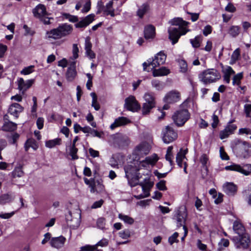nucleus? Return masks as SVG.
<instances>
[{
  "label": "nucleus",
  "mask_w": 251,
  "mask_h": 251,
  "mask_svg": "<svg viewBox=\"0 0 251 251\" xmlns=\"http://www.w3.org/2000/svg\"><path fill=\"white\" fill-rule=\"evenodd\" d=\"M33 82L32 80L25 81L23 78H20L18 80V89L24 93L32 85Z\"/></svg>",
  "instance_id": "20"
},
{
  "label": "nucleus",
  "mask_w": 251,
  "mask_h": 251,
  "mask_svg": "<svg viewBox=\"0 0 251 251\" xmlns=\"http://www.w3.org/2000/svg\"><path fill=\"white\" fill-rule=\"evenodd\" d=\"M155 27L152 25H149L145 27L144 36L147 39H153L155 37Z\"/></svg>",
  "instance_id": "25"
},
{
  "label": "nucleus",
  "mask_w": 251,
  "mask_h": 251,
  "mask_svg": "<svg viewBox=\"0 0 251 251\" xmlns=\"http://www.w3.org/2000/svg\"><path fill=\"white\" fill-rule=\"evenodd\" d=\"M80 251H102V250L98 249L96 246L87 245L81 247L80 248Z\"/></svg>",
  "instance_id": "44"
},
{
  "label": "nucleus",
  "mask_w": 251,
  "mask_h": 251,
  "mask_svg": "<svg viewBox=\"0 0 251 251\" xmlns=\"http://www.w3.org/2000/svg\"><path fill=\"white\" fill-rule=\"evenodd\" d=\"M112 4L113 2L109 1L105 7L103 8V14L110 15V16H115L116 15L119 14L118 13H116L112 8Z\"/></svg>",
  "instance_id": "31"
},
{
  "label": "nucleus",
  "mask_w": 251,
  "mask_h": 251,
  "mask_svg": "<svg viewBox=\"0 0 251 251\" xmlns=\"http://www.w3.org/2000/svg\"><path fill=\"white\" fill-rule=\"evenodd\" d=\"M46 12V7L42 4H39L33 10L34 16H45Z\"/></svg>",
  "instance_id": "32"
},
{
  "label": "nucleus",
  "mask_w": 251,
  "mask_h": 251,
  "mask_svg": "<svg viewBox=\"0 0 251 251\" xmlns=\"http://www.w3.org/2000/svg\"><path fill=\"white\" fill-rule=\"evenodd\" d=\"M149 10V6L146 3L142 4L137 11V16H143Z\"/></svg>",
  "instance_id": "40"
},
{
  "label": "nucleus",
  "mask_w": 251,
  "mask_h": 251,
  "mask_svg": "<svg viewBox=\"0 0 251 251\" xmlns=\"http://www.w3.org/2000/svg\"><path fill=\"white\" fill-rule=\"evenodd\" d=\"M240 55V50L239 49H236L231 55V60L234 62L237 61Z\"/></svg>",
  "instance_id": "59"
},
{
  "label": "nucleus",
  "mask_w": 251,
  "mask_h": 251,
  "mask_svg": "<svg viewBox=\"0 0 251 251\" xmlns=\"http://www.w3.org/2000/svg\"><path fill=\"white\" fill-rule=\"evenodd\" d=\"M38 147V146L36 141L32 138L27 139L25 144V148L26 151H27L29 148H32L34 150H36Z\"/></svg>",
  "instance_id": "33"
},
{
  "label": "nucleus",
  "mask_w": 251,
  "mask_h": 251,
  "mask_svg": "<svg viewBox=\"0 0 251 251\" xmlns=\"http://www.w3.org/2000/svg\"><path fill=\"white\" fill-rule=\"evenodd\" d=\"M91 2L90 0H86L85 3L83 6L81 11L83 14H85L88 12L90 9Z\"/></svg>",
  "instance_id": "52"
},
{
  "label": "nucleus",
  "mask_w": 251,
  "mask_h": 251,
  "mask_svg": "<svg viewBox=\"0 0 251 251\" xmlns=\"http://www.w3.org/2000/svg\"><path fill=\"white\" fill-rule=\"evenodd\" d=\"M24 172L23 170V167L21 165L16 166L12 172V176L13 178L21 177L24 176Z\"/></svg>",
  "instance_id": "34"
},
{
  "label": "nucleus",
  "mask_w": 251,
  "mask_h": 251,
  "mask_svg": "<svg viewBox=\"0 0 251 251\" xmlns=\"http://www.w3.org/2000/svg\"><path fill=\"white\" fill-rule=\"evenodd\" d=\"M118 217L121 220L123 221L125 223L129 225H132L134 222V220L132 218L122 213L119 214Z\"/></svg>",
  "instance_id": "39"
},
{
  "label": "nucleus",
  "mask_w": 251,
  "mask_h": 251,
  "mask_svg": "<svg viewBox=\"0 0 251 251\" xmlns=\"http://www.w3.org/2000/svg\"><path fill=\"white\" fill-rule=\"evenodd\" d=\"M90 95L92 97V106L94 107L96 110H99L100 108V106L97 102V97L96 94L94 92H92L90 94Z\"/></svg>",
  "instance_id": "45"
},
{
  "label": "nucleus",
  "mask_w": 251,
  "mask_h": 251,
  "mask_svg": "<svg viewBox=\"0 0 251 251\" xmlns=\"http://www.w3.org/2000/svg\"><path fill=\"white\" fill-rule=\"evenodd\" d=\"M233 229L235 233L240 236L246 234L245 227L239 222L236 221L233 225Z\"/></svg>",
  "instance_id": "28"
},
{
  "label": "nucleus",
  "mask_w": 251,
  "mask_h": 251,
  "mask_svg": "<svg viewBox=\"0 0 251 251\" xmlns=\"http://www.w3.org/2000/svg\"><path fill=\"white\" fill-rule=\"evenodd\" d=\"M92 47V45L90 42V38L89 37H87L85 40V50H91Z\"/></svg>",
  "instance_id": "60"
},
{
  "label": "nucleus",
  "mask_w": 251,
  "mask_h": 251,
  "mask_svg": "<svg viewBox=\"0 0 251 251\" xmlns=\"http://www.w3.org/2000/svg\"><path fill=\"white\" fill-rule=\"evenodd\" d=\"M237 126L234 124H232L230 123L226 126L225 128L222 130L220 133V137L221 139H224L227 138L229 135L234 133V131L236 129Z\"/></svg>",
  "instance_id": "12"
},
{
  "label": "nucleus",
  "mask_w": 251,
  "mask_h": 251,
  "mask_svg": "<svg viewBox=\"0 0 251 251\" xmlns=\"http://www.w3.org/2000/svg\"><path fill=\"white\" fill-rule=\"evenodd\" d=\"M33 68L34 66H29L25 68L24 69H23L21 73L24 75H27L28 74H30V73H32L33 72Z\"/></svg>",
  "instance_id": "55"
},
{
  "label": "nucleus",
  "mask_w": 251,
  "mask_h": 251,
  "mask_svg": "<svg viewBox=\"0 0 251 251\" xmlns=\"http://www.w3.org/2000/svg\"><path fill=\"white\" fill-rule=\"evenodd\" d=\"M108 244V240L107 239L103 238L98 242L96 245L94 246H96V247L98 248V246L101 247H105L107 246Z\"/></svg>",
  "instance_id": "64"
},
{
  "label": "nucleus",
  "mask_w": 251,
  "mask_h": 251,
  "mask_svg": "<svg viewBox=\"0 0 251 251\" xmlns=\"http://www.w3.org/2000/svg\"><path fill=\"white\" fill-rule=\"evenodd\" d=\"M77 151L78 149L75 147H70V155L71 156L73 160H75L78 158V156L76 154Z\"/></svg>",
  "instance_id": "47"
},
{
  "label": "nucleus",
  "mask_w": 251,
  "mask_h": 251,
  "mask_svg": "<svg viewBox=\"0 0 251 251\" xmlns=\"http://www.w3.org/2000/svg\"><path fill=\"white\" fill-rule=\"evenodd\" d=\"M151 146L147 142H143L136 147L135 152L138 155H144L149 153Z\"/></svg>",
  "instance_id": "13"
},
{
  "label": "nucleus",
  "mask_w": 251,
  "mask_h": 251,
  "mask_svg": "<svg viewBox=\"0 0 251 251\" xmlns=\"http://www.w3.org/2000/svg\"><path fill=\"white\" fill-rule=\"evenodd\" d=\"M190 114L186 109L176 111L172 116L174 123L178 126H182L190 119Z\"/></svg>",
  "instance_id": "5"
},
{
  "label": "nucleus",
  "mask_w": 251,
  "mask_h": 251,
  "mask_svg": "<svg viewBox=\"0 0 251 251\" xmlns=\"http://www.w3.org/2000/svg\"><path fill=\"white\" fill-rule=\"evenodd\" d=\"M23 110V107H22L20 104L18 103H14L11 104L9 106L8 108V113L15 116L16 118H18L19 114L21 113Z\"/></svg>",
  "instance_id": "17"
},
{
  "label": "nucleus",
  "mask_w": 251,
  "mask_h": 251,
  "mask_svg": "<svg viewBox=\"0 0 251 251\" xmlns=\"http://www.w3.org/2000/svg\"><path fill=\"white\" fill-rule=\"evenodd\" d=\"M243 73H240L235 75L233 77L232 84L233 85H237L239 86L241 83V80L243 78Z\"/></svg>",
  "instance_id": "46"
},
{
  "label": "nucleus",
  "mask_w": 251,
  "mask_h": 251,
  "mask_svg": "<svg viewBox=\"0 0 251 251\" xmlns=\"http://www.w3.org/2000/svg\"><path fill=\"white\" fill-rule=\"evenodd\" d=\"M162 139L165 144H169L177 138V133L171 126H166L162 130Z\"/></svg>",
  "instance_id": "7"
},
{
  "label": "nucleus",
  "mask_w": 251,
  "mask_h": 251,
  "mask_svg": "<svg viewBox=\"0 0 251 251\" xmlns=\"http://www.w3.org/2000/svg\"><path fill=\"white\" fill-rule=\"evenodd\" d=\"M23 28L25 30V36L28 35H33L35 33V31L32 30L30 27H28L26 25H24Z\"/></svg>",
  "instance_id": "58"
},
{
  "label": "nucleus",
  "mask_w": 251,
  "mask_h": 251,
  "mask_svg": "<svg viewBox=\"0 0 251 251\" xmlns=\"http://www.w3.org/2000/svg\"><path fill=\"white\" fill-rule=\"evenodd\" d=\"M199 79L204 84L216 81L221 78V75L217 70L208 69L199 75Z\"/></svg>",
  "instance_id": "4"
},
{
  "label": "nucleus",
  "mask_w": 251,
  "mask_h": 251,
  "mask_svg": "<svg viewBox=\"0 0 251 251\" xmlns=\"http://www.w3.org/2000/svg\"><path fill=\"white\" fill-rule=\"evenodd\" d=\"M223 187L224 192L229 196L234 195L237 191V186L231 182L226 183Z\"/></svg>",
  "instance_id": "19"
},
{
  "label": "nucleus",
  "mask_w": 251,
  "mask_h": 251,
  "mask_svg": "<svg viewBox=\"0 0 251 251\" xmlns=\"http://www.w3.org/2000/svg\"><path fill=\"white\" fill-rule=\"evenodd\" d=\"M125 107L131 111H136L140 108V105L133 96H130L125 100Z\"/></svg>",
  "instance_id": "11"
},
{
  "label": "nucleus",
  "mask_w": 251,
  "mask_h": 251,
  "mask_svg": "<svg viewBox=\"0 0 251 251\" xmlns=\"http://www.w3.org/2000/svg\"><path fill=\"white\" fill-rule=\"evenodd\" d=\"M169 23L173 25H178L179 26L180 29L181 28H186V26L188 25L189 23L183 21L182 18L179 17L175 18L170 21Z\"/></svg>",
  "instance_id": "27"
},
{
  "label": "nucleus",
  "mask_w": 251,
  "mask_h": 251,
  "mask_svg": "<svg viewBox=\"0 0 251 251\" xmlns=\"http://www.w3.org/2000/svg\"><path fill=\"white\" fill-rule=\"evenodd\" d=\"M225 10L228 12L233 13L236 11V7L232 3L229 2L226 6Z\"/></svg>",
  "instance_id": "63"
},
{
  "label": "nucleus",
  "mask_w": 251,
  "mask_h": 251,
  "mask_svg": "<svg viewBox=\"0 0 251 251\" xmlns=\"http://www.w3.org/2000/svg\"><path fill=\"white\" fill-rule=\"evenodd\" d=\"M229 33L233 37H236L239 34V27L238 26H231L229 29Z\"/></svg>",
  "instance_id": "48"
},
{
  "label": "nucleus",
  "mask_w": 251,
  "mask_h": 251,
  "mask_svg": "<svg viewBox=\"0 0 251 251\" xmlns=\"http://www.w3.org/2000/svg\"><path fill=\"white\" fill-rule=\"evenodd\" d=\"M190 31L186 28H181L180 30L175 27H169L168 28L169 39L172 41L173 45L176 44L182 35H185Z\"/></svg>",
  "instance_id": "9"
},
{
  "label": "nucleus",
  "mask_w": 251,
  "mask_h": 251,
  "mask_svg": "<svg viewBox=\"0 0 251 251\" xmlns=\"http://www.w3.org/2000/svg\"><path fill=\"white\" fill-rule=\"evenodd\" d=\"M169 73V70L165 67H161L158 69H154L153 71V75L154 76L166 75Z\"/></svg>",
  "instance_id": "36"
},
{
  "label": "nucleus",
  "mask_w": 251,
  "mask_h": 251,
  "mask_svg": "<svg viewBox=\"0 0 251 251\" xmlns=\"http://www.w3.org/2000/svg\"><path fill=\"white\" fill-rule=\"evenodd\" d=\"M66 239L63 236L52 238L50 242V245L55 248L59 249L62 247L65 243Z\"/></svg>",
  "instance_id": "23"
},
{
  "label": "nucleus",
  "mask_w": 251,
  "mask_h": 251,
  "mask_svg": "<svg viewBox=\"0 0 251 251\" xmlns=\"http://www.w3.org/2000/svg\"><path fill=\"white\" fill-rule=\"evenodd\" d=\"M17 125L15 123L6 121L1 127V130L4 131H13L17 129Z\"/></svg>",
  "instance_id": "29"
},
{
  "label": "nucleus",
  "mask_w": 251,
  "mask_h": 251,
  "mask_svg": "<svg viewBox=\"0 0 251 251\" xmlns=\"http://www.w3.org/2000/svg\"><path fill=\"white\" fill-rule=\"evenodd\" d=\"M139 170L140 168L135 164H127L124 167L125 176L131 187L138 185V181L140 177V174L138 173Z\"/></svg>",
  "instance_id": "2"
},
{
  "label": "nucleus",
  "mask_w": 251,
  "mask_h": 251,
  "mask_svg": "<svg viewBox=\"0 0 251 251\" xmlns=\"http://www.w3.org/2000/svg\"><path fill=\"white\" fill-rule=\"evenodd\" d=\"M13 200L11 196L9 194H3L0 196V204H4L6 203L9 202Z\"/></svg>",
  "instance_id": "42"
},
{
  "label": "nucleus",
  "mask_w": 251,
  "mask_h": 251,
  "mask_svg": "<svg viewBox=\"0 0 251 251\" xmlns=\"http://www.w3.org/2000/svg\"><path fill=\"white\" fill-rule=\"evenodd\" d=\"M92 17H86L82 20L75 24V27L76 28H82L87 26L93 21V19L91 18Z\"/></svg>",
  "instance_id": "30"
},
{
  "label": "nucleus",
  "mask_w": 251,
  "mask_h": 251,
  "mask_svg": "<svg viewBox=\"0 0 251 251\" xmlns=\"http://www.w3.org/2000/svg\"><path fill=\"white\" fill-rule=\"evenodd\" d=\"M105 224V220L103 218H100L98 219L97 222V227L101 229L104 228Z\"/></svg>",
  "instance_id": "54"
},
{
  "label": "nucleus",
  "mask_w": 251,
  "mask_h": 251,
  "mask_svg": "<svg viewBox=\"0 0 251 251\" xmlns=\"http://www.w3.org/2000/svg\"><path fill=\"white\" fill-rule=\"evenodd\" d=\"M208 161V158L205 154H202L200 157V162L201 163L202 167L205 168L206 170H207V163Z\"/></svg>",
  "instance_id": "49"
},
{
  "label": "nucleus",
  "mask_w": 251,
  "mask_h": 251,
  "mask_svg": "<svg viewBox=\"0 0 251 251\" xmlns=\"http://www.w3.org/2000/svg\"><path fill=\"white\" fill-rule=\"evenodd\" d=\"M158 159L157 155L155 154L151 156L147 157L145 160L140 162L138 167L140 169L141 167H147L149 165H154L157 161Z\"/></svg>",
  "instance_id": "18"
},
{
  "label": "nucleus",
  "mask_w": 251,
  "mask_h": 251,
  "mask_svg": "<svg viewBox=\"0 0 251 251\" xmlns=\"http://www.w3.org/2000/svg\"><path fill=\"white\" fill-rule=\"evenodd\" d=\"M187 214L185 212V209L183 210H178L176 215V220L177 222V226L180 227L181 226H185L184 224L185 222V219Z\"/></svg>",
  "instance_id": "22"
},
{
  "label": "nucleus",
  "mask_w": 251,
  "mask_h": 251,
  "mask_svg": "<svg viewBox=\"0 0 251 251\" xmlns=\"http://www.w3.org/2000/svg\"><path fill=\"white\" fill-rule=\"evenodd\" d=\"M79 216L78 214H77V217L73 218L72 213L69 211L68 215H67L66 216L68 225L73 228L78 227L79 224V220L78 218Z\"/></svg>",
  "instance_id": "21"
},
{
  "label": "nucleus",
  "mask_w": 251,
  "mask_h": 251,
  "mask_svg": "<svg viewBox=\"0 0 251 251\" xmlns=\"http://www.w3.org/2000/svg\"><path fill=\"white\" fill-rule=\"evenodd\" d=\"M91 192L100 193L104 192V186L99 180L94 182V184H90Z\"/></svg>",
  "instance_id": "24"
},
{
  "label": "nucleus",
  "mask_w": 251,
  "mask_h": 251,
  "mask_svg": "<svg viewBox=\"0 0 251 251\" xmlns=\"http://www.w3.org/2000/svg\"><path fill=\"white\" fill-rule=\"evenodd\" d=\"M180 93L174 91L168 93L164 98V101L168 103H172L177 102L180 99Z\"/></svg>",
  "instance_id": "14"
},
{
  "label": "nucleus",
  "mask_w": 251,
  "mask_h": 251,
  "mask_svg": "<svg viewBox=\"0 0 251 251\" xmlns=\"http://www.w3.org/2000/svg\"><path fill=\"white\" fill-rule=\"evenodd\" d=\"M130 123V121L126 117H120L116 119L114 122L110 125V128L112 130L119 127L125 126Z\"/></svg>",
  "instance_id": "16"
},
{
  "label": "nucleus",
  "mask_w": 251,
  "mask_h": 251,
  "mask_svg": "<svg viewBox=\"0 0 251 251\" xmlns=\"http://www.w3.org/2000/svg\"><path fill=\"white\" fill-rule=\"evenodd\" d=\"M61 140L60 138H56L53 140H49L46 142V146L49 148H52L56 145L61 144Z\"/></svg>",
  "instance_id": "38"
},
{
  "label": "nucleus",
  "mask_w": 251,
  "mask_h": 251,
  "mask_svg": "<svg viewBox=\"0 0 251 251\" xmlns=\"http://www.w3.org/2000/svg\"><path fill=\"white\" fill-rule=\"evenodd\" d=\"M166 55L160 52L156 54L154 59H149L147 62L143 64V70L145 71L150 72L155 67L163 64L166 60Z\"/></svg>",
  "instance_id": "3"
},
{
  "label": "nucleus",
  "mask_w": 251,
  "mask_h": 251,
  "mask_svg": "<svg viewBox=\"0 0 251 251\" xmlns=\"http://www.w3.org/2000/svg\"><path fill=\"white\" fill-rule=\"evenodd\" d=\"M237 249H247L249 248L250 243V238L248 234L234 236L231 238Z\"/></svg>",
  "instance_id": "8"
},
{
  "label": "nucleus",
  "mask_w": 251,
  "mask_h": 251,
  "mask_svg": "<svg viewBox=\"0 0 251 251\" xmlns=\"http://www.w3.org/2000/svg\"><path fill=\"white\" fill-rule=\"evenodd\" d=\"M119 236L123 239H127L130 236V232L129 230L126 229L121 231L119 233Z\"/></svg>",
  "instance_id": "56"
},
{
  "label": "nucleus",
  "mask_w": 251,
  "mask_h": 251,
  "mask_svg": "<svg viewBox=\"0 0 251 251\" xmlns=\"http://www.w3.org/2000/svg\"><path fill=\"white\" fill-rule=\"evenodd\" d=\"M75 61L71 63L69 67L67 69L66 77L68 81H72L75 77L77 72L75 69Z\"/></svg>",
  "instance_id": "15"
},
{
  "label": "nucleus",
  "mask_w": 251,
  "mask_h": 251,
  "mask_svg": "<svg viewBox=\"0 0 251 251\" xmlns=\"http://www.w3.org/2000/svg\"><path fill=\"white\" fill-rule=\"evenodd\" d=\"M212 27L210 25H207L204 27L202 30L203 34L205 36H207L212 32Z\"/></svg>",
  "instance_id": "61"
},
{
  "label": "nucleus",
  "mask_w": 251,
  "mask_h": 251,
  "mask_svg": "<svg viewBox=\"0 0 251 251\" xmlns=\"http://www.w3.org/2000/svg\"><path fill=\"white\" fill-rule=\"evenodd\" d=\"M202 40V36L201 35H198L194 39H190V41L194 48H198L200 46Z\"/></svg>",
  "instance_id": "37"
},
{
  "label": "nucleus",
  "mask_w": 251,
  "mask_h": 251,
  "mask_svg": "<svg viewBox=\"0 0 251 251\" xmlns=\"http://www.w3.org/2000/svg\"><path fill=\"white\" fill-rule=\"evenodd\" d=\"M244 195L248 203L251 205V184L248 188L244 191Z\"/></svg>",
  "instance_id": "43"
},
{
  "label": "nucleus",
  "mask_w": 251,
  "mask_h": 251,
  "mask_svg": "<svg viewBox=\"0 0 251 251\" xmlns=\"http://www.w3.org/2000/svg\"><path fill=\"white\" fill-rule=\"evenodd\" d=\"M178 236V233L176 232H175L172 236H171L168 239V242L170 245H173L174 243H178V240L177 237Z\"/></svg>",
  "instance_id": "51"
},
{
  "label": "nucleus",
  "mask_w": 251,
  "mask_h": 251,
  "mask_svg": "<svg viewBox=\"0 0 251 251\" xmlns=\"http://www.w3.org/2000/svg\"><path fill=\"white\" fill-rule=\"evenodd\" d=\"M73 30L72 26L67 24L60 25L57 28L47 31L45 38L49 41L60 39L70 34Z\"/></svg>",
  "instance_id": "1"
},
{
  "label": "nucleus",
  "mask_w": 251,
  "mask_h": 251,
  "mask_svg": "<svg viewBox=\"0 0 251 251\" xmlns=\"http://www.w3.org/2000/svg\"><path fill=\"white\" fill-rule=\"evenodd\" d=\"M178 65L180 72L182 73L187 72L188 70V66L186 62L183 59L178 60Z\"/></svg>",
  "instance_id": "41"
},
{
  "label": "nucleus",
  "mask_w": 251,
  "mask_h": 251,
  "mask_svg": "<svg viewBox=\"0 0 251 251\" xmlns=\"http://www.w3.org/2000/svg\"><path fill=\"white\" fill-rule=\"evenodd\" d=\"M152 85L157 90H161L163 88L162 83L156 79L152 80L151 81Z\"/></svg>",
  "instance_id": "53"
},
{
  "label": "nucleus",
  "mask_w": 251,
  "mask_h": 251,
  "mask_svg": "<svg viewBox=\"0 0 251 251\" xmlns=\"http://www.w3.org/2000/svg\"><path fill=\"white\" fill-rule=\"evenodd\" d=\"M225 170L227 171H236L240 173L245 176H248L251 173V164H244L243 166L236 164H232L225 167Z\"/></svg>",
  "instance_id": "10"
},
{
  "label": "nucleus",
  "mask_w": 251,
  "mask_h": 251,
  "mask_svg": "<svg viewBox=\"0 0 251 251\" xmlns=\"http://www.w3.org/2000/svg\"><path fill=\"white\" fill-rule=\"evenodd\" d=\"M39 20L45 25H49L52 23L53 18L49 17H38Z\"/></svg>",
  "instance_id": "50"
},
{
  "label": "nucleus",
  "mask_w": 251,
  "mask_h": 251,
  "mask_svg": "<svg viewBox=\"0 0 251 251\" xmlns=\"http://www.w3.org/2000/svg\"><path fill=\"white\" fill-rule=\"evenodd\" d=\"M223 73H224V79L227 83H229L230 80V76L235 74V72L230 66H226V68H223Z\"/></svg>",
  "instance_id": "26"
},
{
  "label": "nucleus",
  "mask_w": 251,
  "mask_h": 251,
  "mask_svg": "<svg viewBox=\"0 0 251 251\" xmlns=\"http://www.w3.org/2000/svg\"><path fill=\"white\" fill-rule=\"evenodd\" d=\"M156 185L157 188L160 190L164 191L167 189L166 187V181L164 180L160 181Z\"/></svg>",
  "instance_id": "57"
},
{
  "label": "nucleus",
  "mask_w": 251,
  "mask_h": 251,
  "mask_svg": "<svg viewBox=\"0 0 251 251\" xmlns=\"http://www.w3.org/2000/svg\"><path fill=\"white\" fill-rule=\"evenodd\" d=\"M145 102L142 106V113L143 115L148 114L151 109L155 106V98L153 93L147 92L144 95Z\"/></svg>",
  "instance_id": "6"
},
{
  "label": "nucleus",
  "mask_w": 251,
  "mask_h": 251,
  "mask_svg": "<svg viewBox=\"0 0 251 251\" xmlns=\"http://www.w3.org/2000/svg\"><path fill=\"white\" fill-rule=\"evenodd\" d=\"M185 154L186 151H184L183 152L180 151L176 155V161L180 167H182L184 166V162H186L184 161L186 159Z\"/></svg>",
  "instance_id": "35"
},
{
  "label": "nucleus",
  "mask_w": 251,
  "mask_h": 251,
  "mask_svg": "<svg viewBox=\"0 0 251 251\" xmlns=\"http://www.w3.org/2000/svg\"><path fill=\"white\" fill-rule=\"evenodd\" d=\"M220 157L223 160H228L229 156L227 155L223 147H221L220 149Z\"/></svg>",
  "instance_id": "62"
}]
</instances>
